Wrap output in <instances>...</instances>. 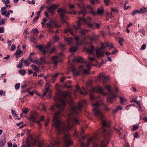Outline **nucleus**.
<instances>
[{"label":"nucleus","instance_id":"nucleus-28","mask_svg":"<svg viewBox=\"0 0 147 147\" xmlns=\"http://www.w3.org/2000/svg\"><path fill=\"white\" fill-rule=\"evenodd\" d=\"M31 67L37 73L39 72V68L35 65H31Z\"/></svg>","mask_w":147,"mask_h":147},{"label":"nucleus","instance_id":"nucleus-52","mask_svg":"<svg viewBox=\"0 0 147 147\" xmlns=\"http://www.w3.org/2000/svg\"><path fill=\"white\" fill-rule=\"evenodd\" d=\"M43 83V80H40L38 83V84L40 86L42 85Z\"/></svg>","mask_w":147,"mask_h":147},{"label":"nucleus","instance_id":"nucleus-22","mask_svg":"<svg viewBox=\"0 0 147 147\" xmlns=\"http://www.w3.org/2000/svg\"><path fill=\"white\" fill-rule=\"evenodd\" d=\"M95 50V48L93 46H91L88 48L86 51L89 54H94V51Z\"/></svg>","mask_w":147,"mask_h":147},{"label":"nucleus","instance_id":"nucleus-14","mask_svg":"<svg viewBox=\"0 0 147 147\" xmlns=\"http://www.w3.org/2000/svg\"><path fill=\"white\" fill-rule=\"evenodd\" d=\"M78 18L79 21L77 23V26L74 27L76 29H81L80 25H84L86 23V20L84 18H82L81 17H80Z\"/></svg>","mask_w":147,"mask_h":147},{"label":"nucleus","instance_id":"nucleus-16","mask_svg":"<svg viewBox=\"0 0 147 147\" xmlns=\"http://www.w3.org/2000/svg\"><path fill=\"white\" fill-rule=\"evenodd\" d=\"M38 117V115L37 113L35 112H32L30 115L29 117L30 120L32 122H36V120Z\"/></svg>","mask_w":147,"mask_h":147},{"label":"nucleus","instance_id":"nucleus-19","mask_svg":"<svg viewBox=\"0 0 147 147\" xmlns=\"http://www.w3.org/2000/svg\"><path fill=\"white\" fill-rule=\"evenodd\" d=\"M58 7V6L55 4H53L47 10L48 11L49 13H50L53 15L55 11V9Z\"/></svg>","mask_w":147,"mask_h":147},{"label":"nucleus","instance_id":"nucleus-2","mask_svg":"<svg viewBox=\"0 0 147 147\" xmlns=\"http://www.w3.org/2000/svg\"><path fill=\"white\" fill-rule=\"evenodd\" d=\"M102 105L104 106V108L105 110L109 111V110L107 106L104 103L103 100H101L100 101L97 100L96 103H92V105L93 107V112L94 116L100 119L102 127H109L110 126L109 124L104 120L103 114L99 110V106Z\"/></svg>","mask_w":147,"mask_h":147},{"label":"nucleus","instance_id":"nucleus-13","mask_svg":"<svg viewBox=\"0 0 147 147\" xmlns=\"http://www.w3.org/2000/svg\"><path fill=\"white\" fill-rule=\"evenodd\" d=\"M50 46V44H49L45 48H43L41 45H37L36 47L40 51L42 52L43 54L45 55L49 52V47Z\"/></svg>","mask_w":147,"mask_h":147},{"label":"nucleus","instance_id":"nucleus-35","mask_svg":"<svg viewBox=\"0 0 147 147\" xmlns=\"http://www.w3.org/2000/svg\"><path fill=\"white\" fill-rule=\"evenodd\" d=\"M34 62L39 66H40L42 64V63L41 62L40 59L35 60Z\"/></svg>","mask_w":147,"mask_h":147},{"label":"nucleus","instance_id":"nucleus-61","mask_svg":"<svg viewBox=\"0 0 147 147\" xmlns=\"http://www.w3.org/2000/svg\"><path fill=\"white\" fill-rule=\"evenodd\" d=\"M74 38L76 41H78L79 40V37L77 35L74 36Z\"/></svg>","mask_w":147,"mask_h":147},{"label":"nucleus","instance_id":"nucleus-27","mask_svg":"<svg viewBox=\"0 0 147 147\" xmlns=\"http://www.w3.org/2000/svg\"><path fill=\"white\" fill-rule=\"evenodd\" d=\"M53 22L51 20H50L47 24V27L48 28H51L53 27Z\"/></svg>","mask_w":147,"mask_h":147},{"label":"nucleus","instance_id":"nucleus-6","mask_svg":"<svg viewBox=\"0 0 147 147\" xmlns=\"http://www.w3.org/2000/svg\"><path fill=\"white\" fill-rule=\"evenodd\" d=\"M87 101L86 100H81L78 103V106L72 107V114L74 116L77 115L78 113L81 110L83 106L86 105Z\"/></svg>","mask_w":147,"mask_h":147},{"label":"nucleus","instance_id":"nucleus-5","mask_svg":"<svg viewBox=\"0 0 147 147\" xmlns=\"http://www.w3.org/2000/svg\"><path fill=\"white\" fill-rule=\"evenodd\" d=\"M112 131L110 129H103L104 140H102L100 143L102 147H107L111 136Z\"/></svg>","mask_w":147,"mask_h":147},{"label":"nucleus","instance_id":"nucleus-24","mask_svg":"<svg viewBox=\"0 0 147 147\" xmlns=\"http://www.w3.org/2000/svg\"><path fill=\"white\" fill-rule=\"evenodd\" d=\"M88 38L91 41H95L98 38V36L95 35L92 36H90L88 35L86 36L85 38Z\"/></svg>","mask_w":147,"mask_h":147},{"label":"nucleus","instance_id":"nucleus-12","mask_svg":"<svg viewBox=\"0 0 147 147\" xmlns=\"http://www.w3.org/2000/svg\"><path fill=\"white\" fill-rule=\"evenodd\" d=\"M70 137L69 134H65L63 139L64 143L66 146L71 145L73 142L70 139Z\"/></svg>","mask_w":147,"mask_h":147},{"label":"nucleus","instance_id":"nucleus-33","mask_svg":"<svg viewBox=\"0 0 147 147\" xmlns=\"http://www.w3.org/2000/svg\"><path fill=\"white\" fill-rule=\"evenodd\" d=\"M141 13H146L147 11V7H143L140 10Z\"/></svg>","mask_w":147,"mask_h":147},{"label":"nucleus","instance_id":"nucleus-36","mask_svg":"<svg viewBox=\"0 0 147 147\" xmlns=\"http://www.w3.org/2000/svg\"><path fill=\"white\" fill-rule=\"evenodd\" d=\"M88 30L86 29H82L80 32V33L82 35H85L86 33H88Z\"/></svg>","mask_w":147,"mask_h":147},{"label":"nucleus","instance_id":"nucleus-54","mask_svg":"<svg viewBox=\"0 0 147 147\" xmlns=\"http://www.w3.org/2000/svg\"><path fill=\"white\" fill-rule=\"evenodd\" d=\"M55 50V48L54 47H53L51 50L50 51H49V53H53Z\"/></svg>","mask_w":147,"mask_h":147},{"label":"nucleus","instance_id":"nucleus-41","mask_svg":"<svg viewBox=\"0 0 147 147\" xmlns=\"http://www.w3.org/2000/svg\"><path fill=\"white\" fill-rule=\"evenodd\" d=\"M141 12H140V11L138 10H135L132 13V15L134 16L137 13H140Z\"/></svg>","mask_w":147,"mask_h":147},{"label":"nucleus","instance_id":"nucleus-40","mask_svg":"<svg viewBox=\"0 0 147 147\" xmlns=\"http://www.w3.org/2000/svg\"><path fill=\"white\" fill-rule=\"evenodd\" d=\"M132 102H136L138 106H139V107L140 109V102L139 101H138V100L137 101L135 99H133Z\"/></svg>","mask_w":147,"mask_h":147},{"label":"nucleus","instance_id":"nucleus-53","mask_svg":"<svg viewBox=\"0 0 147 147\" xmlns=\"http://www.w3.org/2000/svg\"><path fill=\"white\" fill-rule=\"evenodd\" d=\"M58 75V73H56L55 74H52L51 76V77L52 78H55L57 77Z\"/></svg>","mask_w":147,"mask_h":147},{"label":"nucleus","instance_id":"nucleus-42","mask_svg":"<svg viewBox=\"0 0 147 147\" xmlns=\"http://www.w3.org/2000/svg\"><path fill=\"white\" fill-rule=\"evenodd\" d=\"M124 41L123 39L121 38L120 37L118 38V42L121 46L122 45V43Z\"/></svg>","mask_w":147,"mask_h":147},{"label":"nucleus","instance_id":"nucleus-51","mask_svg":"<svg viewBox=\"0 0 147 147\" xmlns=\"http://www.w3.org/2000/svg\"><path fill=\"white\" fill-rule=\"evenodd\" d=\"M32 32H33L34 33H38L39 32V30L37 28H35L34 29H33L32 30Z\"/></svg>","mask_w":147,"mask_h":147},{"label":"nucleus","instance_id":"nucleus-49","mask_svg":"<svg viewBox=\"0 0 147 147\" xmlns=\"http://www.w3.org/2000/svg\"><path fill=\"white\" fill-rule=\"evenodd\" d=\"M16 47L14 44L12 45L11 47L10 50L11 51H13L16 49Z\"/></svg>","mask_w":147,"mask_h":147},{"label":"nucleus","instance_id":"nucleus-48","mask_svg":"<svg viewBox=\"0 0 147 147\" xmlns=\"http://www.w3.org/2000/svg\"><path fill=\"white\" fill-rule=\"evenodd\" d=\"M20 83H18V84H16L15 86V89H16V90L18 89H19V88H20Z\"/></svg>","mask_w":147,"mask_h":147},{"label":"nucleus","instance_id":"nucleus-25","mask_svg":"<svg viewBox=\"0 0 147 147\" xmlns=\"http://www.w3.org/2000/svg\"><path fill=\"white\" fill-rule=\"evenodd\" d=\"M88 25L90 27L92 28L94 27L95 28H98L100 26V24L98 23L93 24L89 23L88 24Z\"/></svg>","mask_w":147,"mask_h":147},{"label":"nucleus","instance_id":"nucleus-44","mask_svg":"<svg viewBox=\"0 0 147 147\" xmlns=\"http://www.w3.org/2000/svg\"><path fill=\"white\" fill-rule=\"evenodd\" d=\"M40 59L41 62L42 63H46L45 58V57H41Z\"/></svg>","mask_w":147,"mask_h":147},{"label":"nucleus","instance_id":"nucleus-37","mask_svg":"<svg viewBox=\"0 0 147 147\" xmlns=\"http://www.w3.org/2000/svg\"><path fill=\"white\" fill-rule=\"evenodd\" d=\"M6 20L5 19H0V26L5 24V22Z\"/></svg>","mask_w":147,"mask_h":147},{"label":"nucleus","instance_id":"nucleus-26","mask_svg":"<svg viewBox=\"0 0 147 147\" xmlns=\"http://www.w3.org/2000/svg\"><path fill=\"white\" fill-rule=\"evenodd\" d=\"M120 103L122 105H124L127 102V99L121 97H119Z\"/></svg>","mask_w":147,"mask_h":147},{"label":"nucleus","instance_id":"nucleus-46","mask_svg":"<svg viewBox=\"0 0 147 147\" xmlns=\"http://www.w3.org/2000/svg\"><path fill=\"white\" fill-rule=\"evenodd\" d=\"M83 89L84 91L83 92L82 91H80V94L82 95H85L87 93L86 92V91H85V89L84 87H83Z\"/></svg>","mask_w":147,"mask_h":147},{"label":"nucleus","instance_id":"nucleus-7","mask_svg":"<svg viewBox=\"0 0 147 147\" xmlns=\"http://www.w3.org/2000/svg\"><path fill=\"white\" fill-rule=\"evenodd\" d=\"M109 91V94L107 99V102L110 103H112L113 101V100L116 98L117 96V93L114 92V91L111 90V86L109 85H107L105 86Z\"/></svg>","mask_w":147,"mask_h":147},{"label":"nucleus","instance_id":"nucleus-10","mask_svg":"<svg viewBox=\"0 0 147 147\" xmlns=\"http://www.w3.org/2000/svg\"><path fill=\"white\" fill-rule=\"evenodd\" d=\"M101 44L102 45L101 47L96 49V55L98 58H100L103 56L104 55V49L105 47L102 42L101 43Z\"/></svg>","mask_w":147,"mask_h":147},{"label":"nucleus","instance_id":"nucleus-55","mask_svg":"<svg viewBox=\"0 0 147 147\" xmlns=\"http://www.w3.org/2000/svg\"><path fill=\"white\" fill-rule=\"evenodd\" d=\"M139 127L138 125H134L133 128H132V130L133 131H134L136 130L137 129H138Z\"/></svg>","mask_w":147,"mask_h":147},{"label":"nucleus","instance_id":"nucleus-32","mask_svg":"<svg viewBox=\"0 0 147 147\" xmlns=\"http://www.w3.org/2000/svg\"><path fill=\"white\" fill-rule=\"evenodd\" d=\"M1 13L2 15H4L5 16L7 17H9L10 14L8 10L7 11H5L4 12H3L2 13Z\"/></svg>","mask_w":147,"mask_h":147},{"label":"nucleus","instance_id":"nucleus-60","mask_svg":"<svg viewBox=\"0 0 147 147\" xmlns=\"http://www.w3.org/2000/svg\"><path fill=\"white\" fill-rule=\"evenodd\" d=\"M38 125V127L40 129L41 128V123H40V121H36Z\"/></svg>","mask_w":147,"mask_h":147},{"label":"nucleus","instance_id":"nucleus-39","mask_svg":"<svg viewBox=\"0 0 147 147\" xmlns=\"http://www.w3.org/2000/svg\"><path fill=\"white\" fill-rule=\"evenodd\" d=\"M88 59L91 62L95 61L96 63H98V61L96 60V59L94 57H88Z\"/></svg>","mask_w":147,"mask_h":147},{"label":"nucleus","instance_id":"nucleus-8","mask_svg":"<svg viewBox=\"0 0 147 147\" xmlns=\"http://www.w3.org/2000/svg\"><path fill=\"white\" fill-rule=\"evenodd\" d=\"M97 138L96 136L91 138L88 139L87 143L86 144L83 142H81L80 143L82 147H89V144L91 143L92 145L94 146V147H97L98 144L96 143Z\"/></svg>","mask_w":147,"mask_h":147},{"label":"nucleus","instance_id":"nucleus-57","mask_svg":"<svg viewBox=\"0 0 147 147\" xmlns=\"http://www.w3.org/2000/svg\"><path fill=\"white\" fill-rule=\"evenodd\" d=\"M38 147H42L43 146V144L42 142H40L38 141Z\"/></svg>","mask_w":147,"mask_h":147},{"label":"nucleus","instance_id":"nucleus-17","mask_svg":"<svg viewBox=\"0 0 147 147\" xmlns=\"http://www.w3.org/2000/svg\"><path fill=\"white\" fill-rule=\"evenodd\" d=\"M98 78L100 81L102 79V82L104 84H105L106 82L109 80V78L104 76L103 73L100 74L98 76Z\"/></svg>","mask_w":147,"mask_h":147},{"label":"nucleus","instance_id":"nucleus-11","mask_svg":"<svg viewBox=\"0 0 147 147\" xmlns=\"http://www.w3.org/2000/svg\"><path fill=\"white\" fill-rule=\"evenodd\" d=\"M37 142L36 140H35L31 137L30 140L29 139L27 140L26 145H23L21 146V147H29L30 145H34L36 144Z\"/></svg>","mask_w":147,"mask_h":147},{"label":"nucleus","instance_id":"nucleus-31","mask_svg":"<svg viewBox=\"0 0 147 147\" xmlns=\"http://www.w3.org/2000/svg\"><path fill=\"white\" fill-rule=\"evenodd\" d=\"M5 143L6 140L5 139H1L0 140V147H3Z\"/></svg>","mask_w":147,"mask_h":147},{"label":"nucleus","instance_id":"nucleus-56","mask_svg":"<svg viewBox=\"0 0 147 147\" xmlns=\"http://www.w3.org/2000/svg\"><path fill=\"white\" fill-rule=\"evenodd\" d=\"M24 62L25 64L27 66H28L29 65L30 63L28 60H25Z\"/></svg>","mask_w":147,"mask_h":147},{"label":"nucleus","instance_id":"nucleus-64","mask_svg":"<svg viewBox=\"0 0 147 147\" xmlns=\"http://www.w3.org/2000/svg\"><path fill=\"white\" fill-rule=\"evenodd\" d=\"M53 39L55 41H57L59 40V37L57 36H55L53 37Z\"/></svg>","mask_w":147,"mask_h":147},{"label":"nucleus","instance_id":"nucleus-45","mask_svg":"<svg viewBox=\"0 0 147 147\" xmlns=\"http://www.w3.org/2000/svg\"><path fill=\"white\" fill-rule=\"evenodd\" d=\"M22 111L23 113L26 114L28 112V108H24L22 109Z\"/></svg>","mask_w":147,"mask_h":147},{"label":"nucleus","instance_id":"nucleus-50","mask_svg":"<svg viewBox=\"0 0 147 147\" xmlns=\"http://www.w3.org/2000/svg\"><path fill=\"white\" fill-rule=\"evenodd\" d=\"M68 7L69 9H73L74 8V5L68 4Z\"/></svg>","mask_w":147,"mask_h":147},{"label":"nucleus","instance_id":"nucleus-38","mask_svg":"<svg viewBox=\"0 0 147 147\" xmlns=\"http://www.w3.org/2000/svg\"><path fill=\"white\" fill-rule=\"evenodd\" d=\"M77 49V48L76 47H72L70 49V51L71 53H73L75 52Z\"/></svg>","mask_w":147,"mask_h":147},{"label":"nucleus","instance_id":"nucleus-59","mask_svg":"<svg viewBox=\"0 0 147 147\" xmlns=\"http://www.w3.org/2000/svg\"><path fill=\"white\" fill-rule=\"evenodd\" d=\"M5 92H3L2 90H1L0 91V95L5 96Z\"/></svg>","mask_w":147,"mask_h":147},{"label":"nucleus","instance_id":"nucleus-30","mask_svg":"<svg viewBox=\"0 0 147 147\" xmlns=\"http://www.w3.org/2000/svg\"><path fill=\"white\" fill-rule=\"evenodd\" d=\"M65 40L68 44H70L72 42V39L69 37H66L65 38Z\"/></svg>","mask_w":147,"mask_h":147},{"label":"nucleus","instance_id":"nucleus-21","mask_svg":"<svg viewBox=\"0 0 147 147\" xmlns=\"http://www.w3.org/2000/svg\"><path fill=\"white\" fill-rule=\"evenodd\" d=\"M73 61L76 63H81L83 62L84 60L82 57L79 56L74 57Z\"/></svg>","mask_w":147,"mask_h":147},{"label":"nucleus","instance_id":"nucleus-20","mask_svg":"<svg viewBox=\"0 0 147 147\" xmlns=\"http://www.w3.org/2000/svg\"><path fill=\"white\" fill-rule=\"evenodd\" d=\"M50 143L51 145H49L48 147H57V146L59 144V142H57L54 139H52Z\"/></svg>","mask_w":147,"mask_h":147},{"label":"nucleus","instance_id":"nucleus-18","mask_svg":"<svg viewBox=\"0 0 147 147\" xmlns=\"http://www.w3.org/2000/svg\"><path fill=\"white\" fill-rule=\"evenodd\" d=\"M91 91L92 92H99L102 94L103 90L101 87L97 86L95 87H92Z\"/></svg>","mask_w":147,"mask_h":147},{"label":"nucleus","instance_id":"nucleus-4","mask_svg":"<svg viewBox=\"0 0 147 147\" xmlns=\"http://www.w3.org/2000/svg\"><path fill=\"white\" fill-rule=\"evenodd\" d=\"M57 12L60 16L61 23L62 24L66 23L67 26L68 27L64 30V33H67L69 32L71 34V35H74V33L73 32L71 28L70 27H69V24L65 20V19L66 17L65 16V14L67 13V11L66 10L61 8L59 9H58Z\"/></svg>","mask_w":147,"mask_h":147},{"label":"nucleus","instance_id":"nucleus-34","mask_svg":"<svg viewBox=\"0 0 147 147\" xmlns=\"http://www.w3.org/2000/svg\"><path fill=\"white\" fill-rule=\"evenodd\" d=\"M105 45L106 47H109V49H110L113 48V45L112 43H111L110 44H109L108 42H106L105 43Z\"/></svg>","mask_w":147,"mask_h":147},{"label":"nucleus","instance_id":"nucleus-1","mask_svg":"<svg viewBox=\"0 0 147 147\" xmlns=\"http://www.w3.org/2000/svg\"><path fill=\"white\" fill-rule=\"evenodd\" d=\"M71 98V94L66 91L59 92L54 97V100L56 102L57 108L59 110L56 113L53 118L54 124L56 128V131L58 134L65 133L70 129L73 125L79 123V119L77 116L74 117L72 115L69 117L67 121V125H65L64 123L60 120L61 113L64 111L65 105L67 102V98Z\"/></svg>","mask_w":147,"mask_h":147},{"label":"nucleus","instance_id":"nucleus-62","mask_svg":"<svg viewBox=\"0 0 147 147\" xmlns=\"http://www.w3.org/2000/svg\"><path fill=\"white\" fill-rule=\"evenodd\" d=\"M4 32V29L3 27H0V33H3Z\"/></svg>","mask_w":147,"mask_h":147},{"label":"nucleus","instance_id":"nucleus-47","mask_svg":"<svg viewBox=\"0 0 147 147\" xmlns=\"http://www.w3.org/2000/svg\"><path fill=\"white\" fill-rule=\"evenodd\" d=\"M20 73L22 76H24L25 74L26 71L24 70H21L19 71Z\"/></svg>","mask_w":147,"mask_h":147},{"label":"nucleus","instance_id":"nucleus-23","mask_svg":"<svg viewBox=\"0 0 147 147\" xmlns=\"http://www.w3.org/2000/svg\"><path fill=\"white\" fill-rule=\"evenodd\" d=\"M51 85L50 84V83H49V82H47L46 84L45 88V92H44L43 93L42 95L43 96H44L46 95V92L49 91V88L51 87Z\"/></svg>","mask_w":147,"mask_h":147},{"label":"nucleus","instance_id":"nucleus-3","mask_svg":"<svg viewBox=\"0 0 147 147\" xmlns=\"http://www.w3.org/2000/svg\"><path fill=\"white\" fill-rule=\"evenodd\" d=\"M85 65L87 67V69H85L83 65H82L79 67L78 69L75 67H73L72 69V72L74 76L79 75L81 72H83L85 74H89V70L91 67V63L88 62H85Z\"/></svg>","mask_w":147,"mask_h":147},{"label":"nucleus","instance_id":"nucleus-15","mask_svg":"<svg viewBox=\"0 0 147 147\" xmlns=\"http://www.w3.org/2000/svg\"><path fill=\"white\" fill-rule=\"evenodd\" d=\"M78 5L79 7L80 8H83V9L80 11L78 12V14L80 16H82L84 17L86 12L85 10V7L84 4L82 3H81L80 4H78Z\"/></svg>","mask_w":147,"mask_h":147},{"label":"nucleus","instance_id":"nucleus-63","mask_svg":"<svg viewBox=\"0 0 147 147\" xmlns=\"http://www.w3.org/2000/svg\"><path fill=\"white\" fill-rule=\"evenodd\" d=\"M110 2L109 0H104V2L106 6L109 5V2Z\"/></svg>","mask_w":147,"mask_h":147},{"label":"nucleus","instance_id":"nucleus-43","mask_svg":"<svg viewBox=\"0 0 147 147\" xmlns=\"http://www.w3.org/2000/svg\"><path fill=\"white\" fill-rule=\"evenodd\" d=\"M22 53V51L21 50H17L15 53V55L18 57L19 56V55Z\"/></svg>","mask_w":147,"mask_h":147},{"label":"nucleus","instance_id":"nucleus-9","mask_svg":"<svg viewBox=\"0 0 147 147\" xmlns=\"http://www.w3.org/2000/svg\"><path fill=\"white\" fill-rule=\"evenodd\" d=\"M86 7L88 9H91V10L89 11L90 13L94 16H96L97 14L101 15L104 12L103 8L102 6H101L98 9L97 13L93 10V8L90 5H87Z\"/></svg>","mask_w":147,"mask_h":147},{"label":"nucleus","instance_id":"nucleus-58","mask_svg":"<svg viewBox=\"0 0 147 147\" xmlns=\"http://www.w3.org/2000/svg\"><path fill=\"white\" fill-rule=\"evenodd\" d=\"M28 3L29 4H34L35 3V1L34 0H32L31 1H28Z\"/></svg>","mask_w":147,"mask_h":147},{"label":"nucleus","instance_id":"nucleus-29","mask_svg":"<svg viewBox=\"0 0 147 147\" xmlns=\"http://www.w3.org/2000/svg\"><path fill=\"white\" fill-rule=\"evenodd\" d=\"M52 59L53 60L54 64L56 65L58 62L57 60L58 59V57L57 56H54L52 57Z\"/></svg>","mask_w":147,"mask_h":147}]
</instances>
